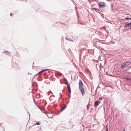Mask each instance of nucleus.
<instances>
[{"mask_svg": "<svg viewBox=\"0 0 131 131\" xmlns=\"http://www.w3.org/2000/svg\"><path fill=\"white\" fill-rule=\"evenodd\" d=\"M79 89L82 93V95H83L84 94L83 84L81 79H80L79 80Z\"/></svg>", "mask_w": 131, "mask_h": 131, "instance_id": "f257e3e1", "label": "nucleus"}, {"mask_svg": "<svg viewBox=\"0 0 131 131\" xmlns=\"http://www.w3.org/2000/svg\"><path fill=\"white\" fill-rule=\"evenodd\" d=\"M97 3L99 5V8H103L105 7L106 6L105 3L103 2L98 3Z\"/></svg>", "mask_w": 131, "mask_h": 131, "instance_id": "f03ea898", "label": "nucleus"}, {"mask_svg": "<svg viewBox=\"0 0 131 131\" xmlns=\"http://www.w3.org/2000/svg\"><path fill=\"white\" fill-rule=\"evenodd\" d=\"M100 103V102L99 101H95L94 103V106L95 107L97 106Z\"/></svg>", "mask_w": 131, "mask_h": 131, "instance_id": "7ed1b4c3", "label": "nucleus"}, {"mask_svg": "<svg viewBox=\"0 0 131 131\" xmlns=\"http://www.w3.org/2000/svg\"><path fill=\"white\" fill-rule=\"evenodd\" d=\"M131 26V22L130 23H128V22H127L126 23V24H125V26L126 27H130V26Z\"/></svg>", "mask_w": 131, "mask_h": 131, "instance_id": "20e7f679", "label": "nucleus"}, {"mask_svg": "<svg viewBox=\"0 0 131 131\" xmlns=\"http://www.w3.org/2000/svg\"><path fill=\"white\" fill-rule=\"evenodd\" d=\"M65 80H66L67 81V86L68 90H71L70 84H68V82L67 81V80L66 79H65Z\"/></svg>", "mask_w": 131, "mask_h": 131, "instance_id": "39448f33", "label": "nucleus"}, {"mask_svg": "<svg viewBox=\"0 0 131 131\" xmlns=\"http://www.w3.org/2000/svg\"><path fill=\"white\" fill-rule=\"evenodd\" d=\"M127 66L126 63H125V62L124 63L121 65V67L123 68V69L124 68L125 66Z\"/></svg>", "mask_w": 131, "mask_h": 131, "instance_id": "423d86ee", "label": "nucleus"}, {"mask_svg": "<svg viewBox=\"0 0 131 131\" xmlns=\"http://www.w3.org/2000/svg\"><path fill=\"white\" fill-rule=\"evenodd\" d=\"M67 106L66 105H64V107H62L61 108L60 110V111L61 112L62 111L64 110L65 109L66 107Z\"/></svg>", "mask_w": 131, "mask_h": 131, "instance_id": "0eeeda50", "label": "nucleus"}, {"mask_svg": "<svg viewBox=\"0 0 131 131\" xmlns=\"http://www.w3.org/2000/svg\"><path fill=\"white\" fill-rule=\"evenodd\" d=\"M41 112L45 114H46L47 115V116H48V115H47V114H48V112L46 111H45V110H41Z\"/></svg>", "mask_w": 131, "mask_h": 131, "instance_id": "6e6552de", "label": "nucleus"}, {"mask_svg": "<svg viewBox=\"0 0 131 131\" xmlns=\"http://www.w3.org/2000/svg\"><path fill=\"white\" fill-rule=\"evenodd\" d=\"M3 52L4 53H6V54L7 55H8L9 56H10V53L8 51H4V52Z\"/></svg>", "mask_w": 131, "mask_h": 131, "instance_id": "1a4fd4ad", "label": "nucleus"}, {"mask_svg": "<svg viewBox=\"0 0 131 131\" xmlns=\"http://www.w3.org/2000/svg\"><path fill=\"white\" fill-rule=\"evenodd\" d=\"M125 63H126V65L127 66L130 64L131 63V62H125Z\"/></svg>", "mask_w": 131, "mask_h": 131, "instance_id": "9d476101", "label": "nucleus"}, {"mask_svg": "<svg viewBox=\"0 0 131 131\" xmlns=\"http://www.w3.org/2000/svg\"><path fill=\"white\" fill-rule=\"evenodd\" d=\"M93 9L95 10L96 12H98V11H99V9L96 8H93Z\"/></svg>", "mask_w": 131, "mask_h": 131, "instance_id": "9b49d317", "label": "nucleus"}, {"mask_svg": "<svg viewBox=\"0 0 131 131\" xmlns=\"http://www.w3.org/2000/svg\"><path fill=\"white\" fill-rule=\"evenodd\" d=\"M66 39L67 40H69V41H71L72 42H73V40H71V39H70V38H66Z\"/></svg>", "mask_w": 131, "mask_h": 131, "instance_id": "f8f14e48", "label": "nucleus"}, {"mask_svg": "<svg viewBox=\"0 0 131 131\" xmlns=\"http://www.w3.org/2000/svg\"><path fill=\"white\" fill-rule=\"evenodd\" d=\"M125 19H126L127 20H129V19L131 20V18H127V17H125Z\"/></svg>", "mask_w": 131, "mask_h": 131, "instance_id": "ddd939ff", "label": "nucleus"}, {"mask_svg": "<svg viewBox=\"0 0 131 131\" xmlns=\"http://www.w3.org/2000/svg\"><path fill=\"white\" fill-rule=\"evenodd\" d=\"M89 106H90V105H89V104H88L86 106V107H87V109L88 110L89 109Z\"/></svg>", "mask_w": 131, "mask_h": 131, "instance_id": "4468645a", "label": "nucleus"}, {"mask_svg": "<svg viewBox=\"0 0 131 131\" xmlns=\"http://www.w3.org/2000/svg\"><path fill=\"white\" fill-rule=\"evenodd\" d=\"M58 74L60 75L61 76V75H62V74L61 73H60L59 72H58Z\"/></svg>", "mask_w": 131, "mask_h": 131, "instance_id": "2eb2a0df", "label": "nucleus"}, {"mask_svg": "<svg viewBox=\"0 0 131 131\" xmlns=\"http://www.w3.org/2000/svg\"><path fill=\"white\" fill-rule=\"evenodd\" d=\"M51 93V94H52L53 93L51 92V91H49L48 92V95H49L50 94V93Z\"/></svg>", "mask_w": 131, "mask_h": 131, "instance_id": "dca6fc26", "label": "nucleus"}, {"mask_svg": "<svg viewBox=\"0 0 131 131\" xmlns=\"http://www.w3.org/2000/svg\"><path fill=\"white\" fill-rule=\"evenodd\" d=\"M42 70L41 71H40L38 73V74H41L42 73Z\"/></svg>", "mask_w": 131, "mask_h": 131, "instance_id": "f3484780", "label": "nucleus"}, {"mask_svg": "<svg viewBox=\"0 0 131 131\" xmlns=\"http://www.w3.org/2000/svg\"><path fill=\"white\" fill-rule=\"evenodd\" d=\"M68 91L69 94L70 95V94L71 93V90H68Z\"/></svg>", "mask_w": 131, "mask_h": 131, "instance_id": "a211bd4d", "label": "nucleus"}, {"mask_svg": "<svg viewBox=\"0 0 131 131\" xmlns=\"http://www.w3.org/2000/svg\"><path fill=\"white\" fill-rule=\"evenodd\" d=\"M36 124L38 125H40V123L39 122H37Z\"/></svg>", "mask_w": 131, "mask_h": 131, "instance_id": "6ab92c4d", "label": "nucleus"}, {"mask_svg": "<svg viewBox=\"0 0 131 131\" xmlns=\"http://www.w3.org/2000/svg\"><path fill=\"white\" fill-rule=\"evenodd\" d=\"M106 131H108V129L107 127V126L106 127Z\"/></svg>", "mask_w": 131, "mask_h": 131, "instance_id": "aec40b11", "label": "nucleus"}, {"mask_svg": "<svg viewBox=\"0 0 131 131\" xmlns=\"http://www.w3.org/2000/svg\"><path fill=\"white\" fill-rule=\"evenodd\" d=\"M43 72H44L45 71V70H42Z\"/></svg>", "mask_w": 131, "mask_h": 131, "instance_id": "412c9836", "label": "nucleus"}, {"mask_svg": "<svg viewBox=\"0 0 131 131\" xmlns=\"http://www.w3.org/2000/svg\"><path fill=\"white\" fill-rule=\"evenodd\" d=\"M93 1L96 2H98L99 1L98 0H93Z\"/></svg>", "mask_w": 131, "mask_h": 131, "instance_id": "4be33fe9", "label": "nucleus"}, {"mask_svg": "<svg viewBox=\"0 0 131 131\" xmlns=\"http://www.w3.org/2000/svg\"><path fill=\"white\" fill-rule=\"evenodd\" d=\"M62 94H61V95H60V97H62Z\"/></svg>", "mask_w": 131, "mask_h": 131, "instance_id": "5701e85b", "label": "nucleus"}, {"mask_svg": "<svg viewBox=\"0 0 131 131\" xmlns=\"http://www.w3.org/2000/svg\"><path fill=\"white\" fill-rule=\"evenodd\" d=\"M37 106L38 107H39V108H40V109L41 110V108H40V107L39 106H38V105H37Z\"/></svg>", "mask_w": 131, "mask_h": 131, "instance_id": "b1692460", "label": "nucleus"}, {"mask_svg": "<svg viewBox=\"0 0 131 131\" xmlns=\"http://www.w3.org/2000/svg\"><path fill=\"white\" fill-rule=\"evenodd\" d=\"M10 15L11 16H12V13H11L10 14Z\"/></svg>", "mask_w": 131, "mask_h": 131, "instance_id": "393cba45", "label": "nucleus"}, {"mask_svg": "<svg viewBox=\"0 0 131 131\" xmlns=\"http://www.w3.org/2000/svg\"><path fill=\"white\" fill-rule=\"evenodd\" d=\"M66 80V84L67 85V81H66V80Z\"/></svg>", "mask_w": 131, "mask_h": 131, "instance_id": "a878e982", "label": "nucleus"}, {"mask_svg": "<svg viewBox=\"0 0 131 131\" xmlns=\"http://www.w3.org/2000/svg\"><path fill=\"white\" fill-rule=\"evenodd\" d=\"M45 70V71H47V69H45L44 70Z\"/></svg>", "mask_w": 131, "mask_h": 131, "instance_id": "bb28decb", "label": "nucleus"}, {"mask_svg": "<svg viewBox=\"0 0 131 131\" xmlns=\"http://www.w3.org/2000/svg\"><path fill=\"white\" fill-rule=\"evenodd\" d=\"M113 6V5L112 4H111V7H112Z\"/></svg>", "mask_w": 131, "mask_h": 131, "instance_id": "cd10ccee", "label": "nucleus"}, {"mask_svg": "<svg viewBox=\"0 0 131 131\" xmlns=\"http://www.w3.org/2000/svg\"><path fill=\"white\" fill-rule=\"evenodd\" d=\"M130 29H131V26L130 27Z\"/></svg>", "mask_w": 131, "mask_h": 131, "instance_id": "c85d7f7f", "label": "nucleus"}, {"mask_svg": "<svg viewBox=\"0 0 131 131\" xmlns=\"http://www.w3.org/2000/svg\"><path fill=\"white\" fill-rule=\"evenodd\" d=\"M52 96H53L54 97V96L53 95H52Z\"/></svg>", "mask_w": 131, "mask_h": 131, "instance_id": "c756f323", "label": "nucleus"}, {"mask_svg": "<svg viewBox=\"0 0 131 131\" xmlns=\"http://www.w3.org/2000/svg\"><path fill=\"white\" fill-rule=\"evenodd\" d=\"M125 129H124L123 131H125Z\"/></svg>", "mask_w": 131, "mask_h": 131, "instance_id": "7c9ffc66", "label": "nucleus"}, {"mask_svg": "<svg viewBox=\"0 0 131 131\" xmlns=\"http://www.w3.org/2000/svg\"><path fill=\"white\" fill-rule=\"evenodd\" d=\"M51 95L50 96V97H51Z\"/></svg>", "mask_w": 131, "mask_h": 131, "instance_id": "2f4dec72", "label": "nucleus"}, {"mask_svg": "<svg viewBox=\"0 0 131 131\" xmlns=\"http://www.w3.org/2000/svg\"><path fill=\"white\" fill-rule=\"evenodd\" d=\"M28 113V114H29V115H30V114H29V113Z\"/></svg>", "mask_w": 131, "mask_h": 131, "instance_id": "473e14b6", "label": "nucleus"}]
</instances>
